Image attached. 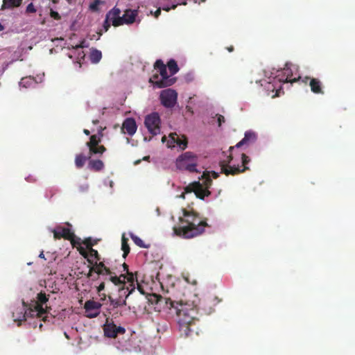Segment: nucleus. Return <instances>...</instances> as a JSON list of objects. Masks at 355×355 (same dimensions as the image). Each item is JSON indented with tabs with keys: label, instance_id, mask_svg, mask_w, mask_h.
I'll use <instances>...</instances> for the list:
<instances>
[{
	"label": "nucleus",
	"instance_id": "obj_1",
	"mask_svg": "<svg viewBox=\"0 0 355 355\" xmlns=\"http://www.w3.org/2000/svg\"><path fill=\"white\" fill-rule=\"evenodd\" d=\"M177 309L178 324L181 337L188 338L198 332V305L195 300L191 302L182 300L178 303Z\"/></svg>",
	"mask_w": 355,
	"mask_h": 355
},
{
	"label": "nucleus",
	"instance_id": "obj_2",
	"mask_svg": "<svg viewBox=\"0 0 355 355\" xmlns=\"http://www.w3.org/2000/svg\"><path fill=\"white\" fill-rule=\"evenodd\" d=\"M183 217H180V225L173 227L174 233L184 239H191L202 234L208 226L206 219L202 220L199 214L193 211L182 209Z\"/></svg>",
	"mask_w": 355,
	"mask_h": 355
},
{
	"label": "nucleus",
	"instance_id": "obj_3",
	"mask_svg": "<svg viewBox=\"0 0 355 355\" xmlns=\"http://www.w3.org/2000/svg\"><path fill=\"white\" fill-rule=\"evenodd\" d=\"M49 295L45 293H40L37 295V300L33 301L29 308L24 313L21 311V316L14 319V320L21 322L26 320L27 318L30 317L40 318L41 320L46 322L49 318L48 308H44L43 305L49 301Z\"/></svg>",
	"mask_w": 355,
	"mask_h": 355
},
{
	"label": "nucleus",
	"instance_id": "obj_4",
	"mask_svg": "<svg viewBox=\"0 0 355 355\" xmlns=\"http://www.w3.org/2000/svg\"><path fill=\"white\" fill-rule=\"evenodd\" d=\"M103 135H92L90 136L89 141L86 144L89 148V168L92 170L99 171L104 168V163L101 159H91L94 155H102L106 152V147L100 144Z\"/></svg>",
	"mask_w": 355,
	"mask_h": 355
},
{
	"label": "nucleus",
	"instance_id": "obj_5",
	"mask_svg": "<svg viewBox=\"0 0 355 355\" xmlns=\"http://www.w3.org/2000/svg\"><path fill=\"white\" fill-rule=\"evenodd\" d=\"M105 280L111 282L115 286L119 287V290L128 291L125 297L128 298L135 290V282H137L136 273H128V275L121 274L117 276L115 272L111 270L110 274H107Z\"/></svg>",
	"mask_w": 355,
	"mask_h": 355
},
{
	"label": "nucleus",
	"instance_id": "obj_6",
	"mask_svg": "<svg viewBox=\"0 0 355 355\" xmlns=\"http://www.w3.org/2000/svg\"><path fill=\"white\" fill-rule=\"evenodd\" d=\"M154 68L157 70V73L153 74L149 80V83H152L157 88H165L173 85L175 81V78H171L168 76L166 66L161 60H157L154 64Z\"/></svg>",
	"mask_w": 355,
	"mask_h": 355
},
{
	"label": "nucleus",
	"instance_id": "obj_7",
	"mask_svg": "<svg viewBox=\"0 0 355 355\" xmlns=\"http://www.w3.org/2000/svg\"><path fill=\"white\" fill-rule=\"evenodd\" d=\"M232 160L233 157L231 154V151H230V155H227L226 159H223L219 162L221 173L225 174L226 175H234L240 173H243L246 170H249V167L247 166V164L250 162V159L248 156L243 154V153L241 154V166L238 164L236 165L234 164H232Z\"/></svg>",
	"mask_w": 355,
	"mask_h": 355
},
{
	"label": "nucleus",
	"instance_id": "obj_8",
	"mask_svg": "<svg viewBox=\"0 0 355 355\" xmlns=\"http://www.w3.org/2000/svg\"><path fill=\"white\" fill-rule=\"evenodd\" d=\"M198 155L191 153V151H186L185 153L180 154L175 161L177 168L191 173L198 172Z\"/></svg>",
	"mask_w": 355,
	"mask_h": 355
},
{
	"label": "nucleus",
	"instance_id": "obj_9",
	"mask_svg": "<svg viewBox=\"0 0 355 355\" xmlns=\"http://www.w3.org/2000/svg\"><path fill=\"white\" fill-rule=\"evenodd\" d=\"M302 81L303 83L307 85L309 83L311 90L313 93L315 94H322L323 95L324 94V92L323 90V84L322 83L318 78H311L309 76H306L304 78H294L291 79L288 78V76L286 78L285 80H283L284 83H294L296 82Z\"/></svg>",
	"mask_w": 355,
	"mask_h": 355
},
{
	"label": "nucleus",
	"instance_id": "obj_10",
	"mask_svg": "<svg viewBox=\"0 0 355 355\" xmlns=\"http://www.w3.org/2000/svg\"><path fill=\"white\" fill-rule=\"evenodd\" d=\"M144 125L149 133L157 135L160 133L161 119L159 114L153 112L146 116Z\"/></svg>",
	"mask_w": 355,
	"mask_h": 355
},
{
	"label": "nucleus",
	"instance_id": "obj_11",
	"mask_svg": "<svg viewBox=\"0 0 355 355\" xmlns=\"http://www.w3.org/2000/svg\"><path fill=\"white\" fill-rule=\"evenodd\" d=\"M178 94L171 89H166L161 92L160 101L162 105L166 108H172L177 102Z\"/></svg>",
	"mask_w": 355,
	"mask_h": 355
},
{
	"label": "nucleus",
	"instance_id": "obj_12",
	"mask_svg": "<svg viewBox=\"0 0 355 355\" xmlns=\"http://www.w3.org/2000/svg\"><path fill=\"white\" fill-rule=\"evenodd\" d=\"M54 239L58 240L62 238L69 240L71 242L73 245L80 244V241H75V234L71 229L65 227L58 226L56 229L53 230Z\"/></svg>",
	"mask_w": 355,
	"mask_h": 355
},
{
	"label": "nucleus",
	"instance_id": "obj_13",
	"mask_svg": "<svg viewBox=\"0 0 355 355\" xmlns=\"http://www.w3.org/2000/svg\"><path fill=\"white\" fill-rule=\"evenodd\" d=\"M185 192L191 193L194 192L196 197L203 200L205 196L210 195L211 192L207 188H205L203 184L198 181H195L190 183L184 188Z\"/></svg>",
	"mask_w": 355,
	"mask_h": 355
},
{
	"label": "nucleus",
	"instance_id": "obj_14",
	"mask_svg": "<svg viewBox=\"0 0 355 355\" xmlns=\"http://www.w3.org/2000/svg\"><path fill=\"white\" fill-rule=\"evenodd\" d=\"M103 331L105 336L111 338H115L118 334H123L125 332V328L117 327L113 321L110 322L108 320L103 325Z\"/></svg>",
	"mask_w": 355,
	"mask_h": 355
},
{
	"label": "nucleus",
	"instance_id": "obj_15",
	"mask_svg": "<svg viewBox=\"0 0 355 355\" xmlns=\"http://www.w3.org/2000/svg\"><path fill=\"white\" fill-rule=\"evenodd\" d=\"M177 145L182 150L187 146V139L186 136H179L176 133H171L169 139L167 140L166 146L168 148H174Z\"/></svg>",
	"mask_w": 355,
	"mask_h": 355
},
{
	"label": "nucleus",
	"instance_id": "obj_16",
	"mask_svg": "<svg viewBox=\"0 0 355 355\" xmlns=\"http://www.w3.org/2000/svg\"><path fill=\"white\" fill-rule=\"evenodd\" d=\"M101 306L102 304L100 302L94 300L87 301L84 306L87 317L89 318L97 317L100 313Z\"/></svg>",
	"mask_w": 355,
	"mask_h": 355
},
{
	"label": "nucleus",
	"instance_id": "obj_17",
	"mask_svg": "<svg viewBox=\"0 0 355 355\" xmlns=\"http://www.w3.org/2000/svg\"><path fill=\"white\" fill-rule=\"evenodd\" d=\"M120 9L114 7L107 13L106 17L112 21L114 26H119L123 25L122 17H120Z\"/></svg>",
	"mask_w": 355,
	"mask_h": 355
},
{
	"label": "nucleus",
	"instance_id": "obj_18",
	"mask_svg": "<svg viewBox=\"0 0 355 355\" xmlns=\"http://www.w3.org/2000/svg\"><path fill=\"white\" fill-rule=\"evenodd\" d=\"M92 265V271H95L98 275L106 276L107 274H110L111 270L107 267L103 261H94Z\"/></svg>",
	"mask_w": 355,
	"mask_h": 355
},
{
	"label": "nucleus",
	"instance_id": "obj_19",
	"mask_svg": "<svg viewBox=\"0 0 355 355\" xmlns=\"http://www.w3.org/2000/svg\"><path fill=\"white\" fill-rule=\"evenodd\" d=\"M256 139L257 135L255 133L252 132H246L241 141L237 143L235 146L229 147V152H232V150L234 148H241L243 146V145H250V144H254Z\"/></svg>",
	"mask_w": 355,
	"mask_h": 355
},
{
	"label": "nucleus",
	"instance_id": "obj_20",
	"mask_svg": "<svg viewBox=\"0 0 355 355\" xmlns=\"http://www.w3.org/2000/svg\"><path fill=\"white\" fill-rule=\"evenodd\" d=\"M137 129V124L134 119L128 118L124 121L122 125V130H125L128 135H134Z\"/></svg>",
	"mask_w": 355,
	"mask_h": 355
},
{
	"label": "nucleus",
	"instance_id": "obj_21",
	"mask_svg": "<svg viewBox=\"0 0 355 355\" xmlns=\"http://www.w3.org/2000/svg\"><path fill=\"white\" fill-rule=\"evenodd\" d=\"M137 14V10H126L124 15L122 16L123 24H131L134 23Z\"/></svg>",
	"mask_w": 355,
	"mask_h": 355
},
{
	"label": "nucleus",
	"instance_id": "obj_22",
	"mask_svg": "<svg viewBox=\"0 0 355 355\" xmlns=\"http://www.w3.org/2000/svg\"><path fill=\"white\" fill-rule=\"evenodd\" d=\"M148 300L151 304H162V303H165L166 304H168V302L169 301L170 305L171 306H174L173 302L171 301L169 299L163 297L160 295L153 293L150 295L148 297Z\"/></svg>",
	"mask_w": 355,
	"mask_h": 355
},
{
	"label": "nucleus",
	"instance_id": "obj_23",
	"mask_svg": "<svg viewBox=\"0 0 355 355\" xmlns=\"http://www.w3.org/2000/svg\"><path fill=\"white\" fill-rule=\"evenodd\" d=\"M23 0H3L1 10L12 9L20 6Z\"/></svg>",
	"mask_w": 355,
	"mask_h": 355
},
{
	"label": "nucleus",
	"instance_id": "obj_24",
	"mask_svg": "<svg viewBox=\"0 0 355 355\" xmlns=\"http://www.w3.org/2000/svg\"><path fill=\"white\" fill-rule=\"evenodd\" d=\"M128 239L125 237V235H123L121 239V250L123 252V257L125 258L127 255L129 254L130 248L128 245Z\"/></svg>",
	"mask_w": 355,
	"mask_h": 355
},
{
	"label": "nucleus",
	"instance_id": "obj_25",
	"mask_svg": "<svg viewBox=\"0 0 355 355\" xmlns=\"http://www.w3.org/2000/svg\"><path fill=\"white\" fill-rule=\"evenodd\" d=\"M87 159L89 158H87L84 154H78L75 159L76 167L78 168L83 167Z\"/></svg>",
	"mask_w": 355,
	"mask_h": 355
},
{
	"label": "nucleus",
	"instance_id": "obj_26",
	"mask_svg": "<svg viewBox=\"0 0 355 355\" xmlns=\"http://www.w3.org/2000/svg\"><path fill=\"white\" fill-rule=\"evenodd\" d=\"M102 58V53L101 51L97 50V49H95V50H93L90 54V60H91V62L94 64H96L98 62H99V61L101 60Z\"/></svg>",
	"mask_w": 355,
	"mask_h": 355
},
{
	"label": "nucleus",
	"instance_id": "obj_27",
	"mask_svg": "<svg viewBox=\"0 0 355 355\" xmlns=\"http://www.w3.org/2000/svg\"><path fill=\"white\" fill-rule=\"evenodd\" d=\"M166 67L168 68L171 76L175 75L179 71L177 62L174 60H170L168 62Z\"/></svg>",
	"mask_w": 355,
	"mask_h": 355
},
{
	"label": "nucleus",
	"instance_id": "obj_28",
	"mask_svg": "<svg viewBox=\"0 0 355 355\" xmlns=\"http://www.w3.org/2000/svg\"><path fill=\"white\" fill-rule=\"evenodd\" d=\"M110 304L113 306L114 308L123 306L126 305V297L125 300H121V298L119 299H113L111 297H109Z\"/></svg>",
	"mask_w": 355,
	"mask_h": 355
},
{
	"label": "nucleus",
	"instance_id": "obj_29",
	"mask_svg": "<svg viewBox=\"0 0 355 355\" xmlns=\"http://www.w3.org/2000/svg\"><path fill=\"white\" fill-rule=\"evenodd\" d=\"M35 83L34 78L31 77L24 78L19 81V85L24 87H28Z\"/></svg>",
	"mask_w": 355,
	"mask_h": 355
},
{
	"label": "nucleus",
	"instance_id": "obj_30",
	"mask_svg": "<svg viewBox=\"0 0 355 355\" xmlns=\"http://www.w3.org/2000/svg\"><path fill=\"white\" fill-rule=\"evenodd\" d=\"M131 238H132V241H134V243L139 247L144 248H148V245H145L144 241L139 236L132 234Z\"/></svg>",
	"mask_w": 355,
	"mask_h": 355
},
{
	"label": "nucleus",
	"instance_id": "obj_31",
	"mask_svg": "<svg viewBox=\"0 0 355 355\" xmlns=\"http://www.w3.org/2000/svg\"><path fill=\"white\" fill-rule=\"evenodd\" d=\"M98 243V240H94L92 238L89 237L85 239L83 243L86 245V248L88 250H91V248H93L92 247L95 245H96Z\"/></svg>",
	"mask_w": 355,
	"mask_h": 355
},
{
	"label": "nucleus",
	"instance_id": "obj_32",
	"mask_svg": "<svg viewBox=\"0 0 355 355\" xmlns=\"http://www.w3.org/2000/svg\"><path fill=\"white\" fill-rule=\"evenodd\" d=\"M80 254L85 259H87V261L89 263H93V259L89 257V250L85 249L83 247H80L78 248Z\"/></svg>",
	"mask_w": 355,
	"mask_h": 355
},
{
	"label": "nucleus",
	"instance_id": "obj_33",
	"mask_svg": "<svg viewBox=\"0 0 355 355\" xmlns=\"http://www.w3.org/2000/svg\"><path fill=\"white\" fill-rule=\"evenodd\" d=\"M89 257L92 259L94 258L95 261H100L101 259L98 252L94 248H91V250H89Z\"/></svg>",
	"mask_w": 355,
	"mask_h": 355
},
{
	"label": "nucleus",
	"instance_id": "obj_34",
	"mask_svg": "<svg viewBox=\"0 0 355 355\" xmlns=\"http://www.w3.org/2000/svg\"><path fill=\"white\" fill-rule=\"evenodd\" d=\"M221 301L218 297L216 296H209L206 299V302L208 304H210L213 306L216 305L218 303H219Z\"/></svg>",
	"mask_w": 355,
	"mask_h": 355
},
{
	"label": "nucleus",
	"instance_id": "obj_35",
	"mask_svg": "<svg viewBox=\"0 0 355 355\" xmlns=\"http://www.w3.org/2000/svg\"><path fill=\"white\" fill-rule=\"evenodd\" d=\"M100 3H101L100 0H94V2H92L89 5V8L92 11H97L98 10V6H99Z\"/></svg>",
	"mask_w": 355,
	"mask_h": 355
},
{
	"label": "nucleus",
	"instance_id": "obj_36",
	"mask_svg": "<svg viewBox=\"0 0 355 355\" xmlns=\"http://www.w3.org/2000/svg\"><path fill=\"white\" fill-rule=\"evenodd\" d=\"M180 4L186 5V4H187V3H186V1H184V2H182V3H173V4L171 5V7H168V6H163V7L162 8V9L163 10H165V11H166V12H168V11H169L170 10H171V9H175V8H177L178 5H180Z\"/></svg>",
	"mask_w": 355,
	"mask_h": 355
},
{
	"label": "nucleus",
	"instance_id": "obj_37",
	"mask_svg": "<svg viewBox=\"0 0 355 355\" xmlns=\"http://www.w3.org/2000/svg\"><path fill=\"white\" fill-rule=\"evenodd\" d=\"M36 12L37 10L35 9L34 4L33 3H29L26 8V12L35 13Z\"/></svg>",
	"mask_w": 355,
	"mask_h": 355
},
{
	"label": "nucleus",
	"instance_id": "obj_38",
	"mask_svg": "<svg viewBox=\"0 0 355 355\" xmlns=\"http://www.w3.org/2000/svg\"><path fill=\"white\" fill-rule=\"evenodd\" d=\"M50 15L52 18L56 20H60L61 19V16L60 15V14L58 12L53 10V9H51Z\"/></svg>",
	"mask_w": 355,
	"mask_h": 355
},
{
	"label": "nucleus",
	"instance_id": "obj_39",
	"mask_svg": "<svg viewBox=\"0 0 355 355\" xmlns=\"http://www.w3.org/2000/svg\"><path fill=\"white\" fill-rule=\"evenodd\" d=\"M211 182H212V180L211 179L209 178V177H207L205 178V180H204L203 182V184H204V187L205 188H207L208 189V188L210 187V185L211 184Z\"/></svg>",
	"mask_w": 355,
	"mask_h": 355
},
{
	"label": "nucleus",
	"instance_id": "obj_40",
	"mask_svg": "<svg viewBox=\"0 0 355 355\" xmlns=\"http://www.w3.org/2000/svg\"><path fill=\"white\" fill-rule=\"evenodd\" d=\"M216 116L217 117L218 125L220 127L225 122V118L220 114H216Z\"/></svg>",
	"mask_w": 355,
	"mask_h": 355
},
{
	"label": "nucleus",
	"instance_id": "obj_41",
	"mask_svg": "<svg viewBox=\"0 0 355 355\" xmlns=\"http://www.w3.org/2000/svg\"><path fill=\"white\" fill-rule=\"evenodd\" d=\"M110 21L109 19H107V18L106 17L105 20L103 23V28L105 29V31H107L108 29L110 28Z\"/></svg>",
	"mask_w": 355,
	"mask_h": 355
},
{
	"label": "nucleus",
	"instance_id": "obj_42",
	"mask_svg": "<svg viewBox=\"0 0 355 355\" xmlns=\"http://www.w3.org/2000/svg\"><path fill=\"white\" fill-rule=\"evenodd\" d=\"M105 282H101L99 286L97 287V292L100 293L102 291L105 289Z\"/></svg>",
	"mask_w": 355,
	"mask_h": 355
},
{
	"label": "nucleus",
	"instance_id": "obj_43",
	"mask_svg": "<svg viewBox=\"0 0 355 355\" xmlns=\"http://www.w3.org/2000/svg\"><path fill=\"white\" fill-rule=\"evenodd\" d=\"M161 10H162V8H158L153 13V15L155 17V18L157 19L159 17V16L161 15Z\"/></svg>",
	"mask_w": 355,
	"mask_h": 355
},
{
	"label": "nucleus",
	"instance_id": "obj_44",
	"mask_svg": "<svg viewBox=\"0 0 355 355\" xmlns=\"http://www.w3.org/2000/svg\"><path fill=\"white\" fill-rule=\"evenodd\" d=\"M123 271H125L126 272L125 274V275H128V273H132V272H130L128 270V266L125 263H123Z\"/></svg>",
	"mask_w": 355,
	"mask_h": 355
},
{
	"label": "nucleus",
	"instance_id": "obj_45",
	"mask_svg": "<svg viewBox=\"0 0 355 355\" xmlns=\"http://www.w3.org/2000/svg\"><path fill=\"white\" fill-rule=\"evenodd\" d=\"M137 284V289L139 290V291L140 292L141 294H144V290H143V288L141 286H140L139 284H138V280L137 279V282H135Z\"/></svg>",
	"mask_w": 355,
	"mask_h": 355
},
{
	"label": "nucleus",
	"instance_id": "obj_46",
	"mask_svg": "<svg viewBox=\"0 0 355 355\" xmlns=\"http://www.w3.org/2000/svg\"><path fill=\"white\" fill-rule=\"evenodd\" d=\"M95 272V271H92V266L89 267V272L87 275V278H91L93 275V273Z\"/></svg>",
	"mask_w": 355,
	"mask_h": 355
},
{
	"label": "nucleus",
	"instance_id": "obj_47",
	"mask_svg": "<svg viewBox=\"0 0 355 355\" xmlns=\"http://www.w3.org/2000/svg\"><path fill=\"white\" fill-rule=\"evenodd\" d=\"M40 258L46 259L44 251H42L39 256Z\"/></svg>",
	"mask_w": 355,
	"mask_h": 355
},
{
	"label": "nucleus",
	"instance_id": "obj_48",
	"mask_svg": "<svg viewBox=\"0 0 355 355\" xmlns=\"http://www.w3.org/2000/svg\"><path fill=\"white\" fill-rule=\"evenodd\" d=\"M227 50L229 51V52H232L234 51V47L232 46H230L229 47H227Z\"/></svg>",
	"mask_w": 355,
	"mask_h": 355
},
{
	"label": "nucleus",
	"instance_id": "obj_49",
	"mask_svg": "<svg viewBox=\"0 0 355 355\" xmlns=\"http://www.w3.org/2000/svg\"><path fill=\"white\" fill-rule=\"evenodd\" d=\"M83 132L86 135H90V132L88 130H86V129L84 130Z\"/></svg>",
	"mask_w": 355,
	"mask_h": 355
},
{
	"label": "nucleus",
	"instance_id": "obj_50",
	"mask_svg": "<svg viewBox=\"0 0 355 355\" xmlns=\"http://www.w3.org/2000/svg\"><path fill=\"white\" fill-rule=\"evenodd\" d=\"M143 160H147L148 162H149V160H150V157H149V155H146V157H144L143 158Z\"/></svg>",
	"mask_w": 355,
	"mask_h": 355
},
{
	"label": "nucleus",
	"instance_id": "obj_51",
	"mask_svg": "<svg viewBox=\"0 0 355 355\" xmlns=\"http://www.w3.org/2000/svg\"><path fill=\"white\" fill-rule=\"evenodd\" d=\"M5 29V27L2 25V24L0 22V31H2Z\"/></svg>",
	"mask_w": 355,
	"mask_h": 355
},
{
	"label": "nucleus",
	"instance_id": "obj_52",
	"mask_svg": "<svg viewBox=\"0 0 355 355\" xmlns=\"http://www.w3.org/2000/svg\"><path fill=\"white\" fill-rule=\"evenodd\" d=\"M213 177L214 178H216L218 177V174L216 172H214V171L213 172Z\"/></svg>",
	"mask_w": 355,
	"mask_h": 355
},
{
	"label": "nucleus",
	"instance_id": "obj_53",
	"mask_svg": "<svg viewBox=\"0 0 355 355\" xmlns=\"http://www.w3.org/2000/svg\"><path fill=\"white\" fill-rule=\"evenodd\" d=\"M141 163V159H137V161H135V164H138Z\"/></svg>",
	"mask_w": 355,
	"mask_h": 355
},
{
	"label": "nucleus",
	"instance_id": "obj_54",
	"mask_svg": "<svg viewBox=\"0 0 355 355\" xmlns=\"http://www.w3.org/2000/svg\"><path fill=\"white\" fill-rule=\"evenodd\" d=\"M78 48H83V45L80 44V45H77V46H76V49H78Z\"/></svg>",
	"mask_w": 355,
	"mask_h": 355
},
{
	"label": "nucleus",
	"instance_id": "obj_55",
	"mask_svg": "<svg viewBox=\"0 0 355 355\" xmlns=\"http://www.w3.org/2000/svg\"><path fill=\"white\" fill-rule=\"evenodd\" d=\"M165 141H166V137L165 136H164L162 138V142H164Z\"/></svg>",
	"mask_w": 355,
	"mask_h": 355
},
{
	"label": "nucleus",
	"instance_id": "obj_56",
	"mask_svg": "<svg viewBox=\"0 0 355 355\" xmlns=\"http://www.w3.org/2000/svg\"><path fill=\"white\" fill-rule=\"evenodd\" d=\"M93 123L96 125L98 123V120L93 121Z\"/></svg>",
	"mask_w": 355,
	"mask_h": 355
},
{
	"label": "nucleus",
	"instance_id": "obj_57",
	"mask_svg": "<svg viewBox=\"0 0 355 355\" xmlns=\"http://www.w3.org/2000/svg\"><path fill=\"white\" fill-rule=\"evenodd\" d=\"M185 193H186L185 191H184V193H182L180 195V196H181L182 198H184V197H185V196H184Z\"/></svg>",
	"mask_w": 355,
	"mask_h": 355
},
{
	"label": "nucleus",
	"instance_id": "obj_58",
	"mask_svg": "<svg viewBox=\"0 0 355 355\" xmlns=\"http://www.w3.org/2000/svg\"><path fill=\"white\" fill-rule=\"evenodd\" d=\"M23 304H24V306H27L25 302H23Z\"/></svg>",
	"mask_w": 355,
	"mask_h": 355
},
{
	"label": "nucleus",
	"instance_id": "obj_59",
	"mask_svg": "<svg viewBox=\"0 0 355 355\" xmlns=\"http://www.w3.org/2000/svg\"><path fill=\"white\" fill-rule=\"evenodd\" d=\"M68 1L69 3H71V0H67Z\"/></svg>",
	"mask_w": 355,
	"mask_h": 355
},
{
	"label": "nucleus",
	"instance_id": "obj_60",
	"mask_svg": "<svg viewBox=\"0 0 355 355\" xmlns=\"http://www.w3.org/2000/svg\"><path fill=\"white\" fill-rule=\"evenodd\" d=\"M42 326H43V325H42V324H40V328H42Z\"/></svg>",
	"mask_w": 355,
	"mask_h": 355
}]
</instances>
